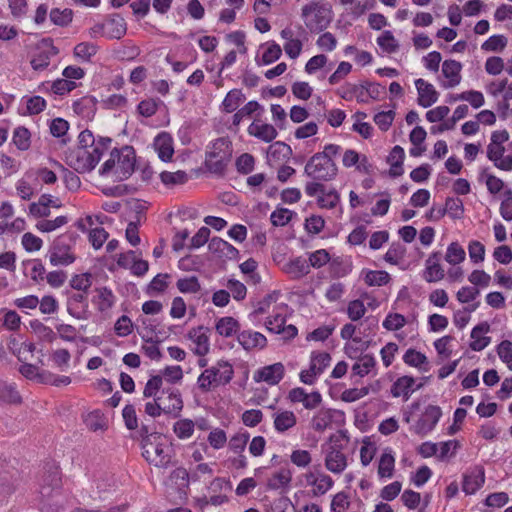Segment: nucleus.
Segmentation results:
<instances>
[{"label": "nucleus", "instance_id": "obj_4", "mask_svg": "<svg viewBox=\"0 0 512 512\" xmlns=\"http://www.w3.org/2000/svg\"><path fill=\"white\" fill-rule=\"evenodd\" d=\"M301 17L311 33H319L330 25L332 10L325 3L312 1L302 7Z\"/></svg>", "mask_w": 512, "mask_h": 512}, {"label": "nucleus", "instance_id": "obj_59", "mask_svg": "<svg viewBox=\"0 0 512 512\" xmlns=\"http://www.w3.org/2000/svg\"><path fill=\"white\" fill-rule=\"evenodd\" d=\"M68 223V217L61 215L54 220H41L36 224V228L43 233L52 232Z\"/></svg>", "mask_w": 512, "mask_h": 512}, {"label": "nucleus", "instance_id": "obj_33", "mask_svg": "<svg viewBox=\"0 0 512 512\" xmlns=\"http://www.w3.org/2000/svg\"><path fill=\"white\" fill-rule=\"evenodd\" d=\"M325 467L334 474L342 473L347 467V456L342 451H327Z\"/></svg>", "mask_w": 512, "mask_h": 512}, {"label": "nucleus", "instance_id": "obj_40", "mask_svg": "<svg viewBox=\"0 0 512 512\" xmlns=\"http://www.w3.org/2000/svg\"><path fill=\"white\" fill-rule=\"evenodd\" d=\"M361 276L368 286H384L391 280L390 274L384 270L363 269Z\"/></svg>", "mask_w": 512, "mask_h": 512}, {"label": "nucleus", "instance_id": "obj_46", "mask_svg": "<svg viewBox=\"0 0 512 512\" xmlns=\"http://www.w3.org/2000/svg\"><path fill=\"white\" fill-rule=\"evenodd\" d=\"M73 16V10L70 8H52L49 13V18L51 22L59 27L69 26L73 20Z\"/></svg>", "mask_w": 512, "mask_h": 512}, {"label": "nucleus", "instance_id": "obj_34", "mask_svg": "<svg viewBox=\"0 0 512 512\" xmlns=\"http://www.w3.org/2000/svg\"><path fill=\"white\" fill-rule=\"evenodd\" d=\"M216 332L225 338L232 337L240 332V323L234 317L225 316L217 319L215 324Z\"/></svg>", "mask_w": 512, "mask_h": 512}, {"label": "nucleus", "instance_id": "obj_28", "mask_svg": "<svg viewBox=\"0 0 512 512\" xmlns=\"http://www.w3.org/2000/svg\"><path fill=\"white\" fill-rule=\"evenodd\" d=\"M204 330L205 328L203 326H199L191 329L188 333L189 339L196 344L194 353L201 357L208 354L210 350L209 337Z\"/></svg>", "mask_w": 512, "mask_h": 512}, {"label": "nucleus", "instance_id": "obj_7", "mask_svg": "<svg viewBox=\"0 0 512 512\" xmlns=\"http://www.w3.org/2000/svg\"><path fill=\"white\" fill-rule=\"evenodd\" d=\"M113 155L117 157L116 177L119 180L128 179L135 170V149L132 146L125 145L120 149L114 148Z\"/></svg>", "mask_w": 512, "mask_h": 512}, {"label": "nucleus", "instance_id": "obj_38", "mask_svg": "<svg viewBox=\"0 0 512 512\" xmlns=\"http://www.w3.org/2000/svg\"><path fill=\"white\" fill-rule=\"evenodd\" d=\"M245 95L240 89L230 90L223 99L220 109L224 113H232L245 101Z\"/></svg>", "mask_w": 512, "mask_h": 512}, {"label": "nucleus", "instance_id": "obj_64", "mask_svg": "<svg viewBox=\"0 0 512 512\" xmlns=\"http://www.w3.org/2000/svg\"><path fill=\"white\" fill-rule=\"evenodd\" d=\"M176 286L181 293H198L201 285L196 276L180 278L177 280Z\"/></svg>", "mask_w": 512, "mask_h": 512}, {"label": "nucleus", "instance_id": "obj_9", "mask_svg": "<svg viewBox=\"0 0 512 512\" xmlns=\"http://www.w3.org/2000/svg\"><path fill=\"white\" fill-rule=\"evenodd\" d=\"M344 412L337 409L321 408L311 419V428L319 433L332 428V425L344 422Z\"/></svg>", "mask_w": 512, "mask_h": 512}, {"label": "nucleus", "instance_id": "obj_19", "mask_svg": "<svg viewBox=\"0 0 512 512\" xmlns=\"http://www.w3.org/2000/svg\"><path fill=\"white\" fill-rule=\"evenodd\" d=\"M490 331V325L484 321L473 327L470 337L469 347L471 350L479 352L484 350L491 342V337L485 336Z\"/></svg>", "mask_w": 512, "mask_h": 512}, {"label": "nucleus", "instance_id": "obj_1", "mask_svg": "<svg viewBox=\"0 0 512 512\" xmlns=\"http://www.w3.org/2000/svg\"><path fill=\"white\" fill-rule=\"evenodd\" d=\"M112 143L110 137H94L85 129L78 135V147L66 155V163L78 173L91 172Z\"/></svg>", "mask_w": 512, "mask_h": 512}, {"label": "nucleus", "instance_id": "obj_17", "mask_svg": "<svg viewBox=\"0 0 512 512\" xmlns=\"http://www.w3.org/2000/svg\"><path fill=\"white\" fill-rule=\"evenodd\" d=\"M485 483V472L482 467H476L463 475L462 491L466 495L475 494Z\"/></svg>", "mask_w": 512, "mask_h": 512}, {"label": "nucleus", "instance_id": "obj_10", "mask_svg": "<svg viewBox=\"0 0 512 512\" xmlns=\"http://www.w3.org/2000/svg\"><path fill=\"white\" fill-rule=\"evenodd\" d=\"M41 45L47 49H40L32 56L30 65L35 71H44L48 68L51 58L59 53V49L53 44L52 38H44Z\"/></svg>", "mask_w": 512, "mask_h": 512}, {"label": "nucleus", "instance_id": "obj_27", "mask_svg": "<svg viewBox=\"0 0 512 512\" xmlns=\"http://www.w3.org/2000/svg\"><path fill=\"white\" fill-rule=\"evenodd\" d=\"M208 248L211 253L230 260L236 259L239 255L238 249L219 237H213L208 244Z\"/></svg>", "mask_w": 512, "mask_h": 512}, {"label": "nucleus", "instance_id": "obj_45", "mask_svg": "<svg viewBox=\"0 0 512 512\" xmlns=\"http://www.w3.org/2000/svg\"><path fill=\"white\" fill-rule=\"evenodd\" d=\"M22 399L14 384L0 381V404H19Z\"/></svg>", "mask_w": 512, "mask_h": 512}, {"label": "nucleus", "instance_id": "obj_50", "mask_svg": "<svg viewBox=\"0 0 512 512\" xmlns=\"http://www.w3.org/2000/svg\"><path fill=\"white\" fill-rule=\"evenodd\" d=\"M30 138V131L24 126H19L13 132L12 141L19 150L26 151L31 144Z\"/></svg>", "mask_w": 512, "mask_h": 512}, {"label": "nucleus", "instance_id": "obj_22", "mask_svg": "<svg viewBox=\"0 0 512 512\" xmlns=\"http://www.w3.org/2000/svg\"><path fill=\"white\" fill-rule=\"evenodd\" d=\"M153 448V452L147 447L143 450V457L156 467H167L171 462V456L167 453L166 448L161 443L150 445Z\"/></svg>", "mask_w": 512, "mask_h": 512}, {"label": "nucleus", "instance_id": "obj_55", "mask_svg": "<svg viewBox=\"0 0 512 512\" xmlns=\"http://www.w3.org/2000/svg\"><path fill=\"white\" fill-rule=\"evenodd\" d=\"M23 264L31 267L29 273L31 280L36 283H41L45 280L47 275L46 269L40 259L27 260Z\"/></svg>", "mask_w": 512, "mask_h": 512}, {"label": "nucleus", "instance_id": "obj_35", "mask_svg": "<svg viewBox=\"0 0 512 512\" xmlns=\"http://www.w3.org/2000/svg\"><path fill=\"white\" fill-rule=\"evenodd\" d=\"M338 95L344 100H352L354 97L357 98L358 102L367 103V97H365L364 81L360 84L346 83L339 90Z\"/></svg>", "mask_w": 512, "mask_h": 512}, {"label": "nucleus", "instance_id": "obj_18", "mask_svg": "<svg viewBox=\"0 0 512 512\" xmlns=\"http://www.w3.org/2000/svg\"><path fill=\"white\" fill-rule=\"evenodd\" d=\"M158 157L163 162L171 161L174 154L173 138L168 132H160L153 141Z\"/></svg>", "mask_w": 512, "mask_h": 512}, {"label": "nucleus", "instance_id": "obj_3", "mask_svg": "<svg viewBox=\"0 0 512 512\" xmlns=\"http://www.w3.org/2000/svg\"><path fill=\"white\" fill-rule=\"evenodd\" d=\"M234 377V369L230 362L219 360L209 368H206L197 378L198 389L202 393H208L219 386H225Z\"/></svg>", "mask_w": 512, "mask_h": 512}, {"label": "nucleus", "instance_id": "obj_8", "mask_svg": "<svg viewBox=\"0 0 512 512\" xmlns=\"http://www.w3.org/2000/svg\"><path fill=\"white\" fill-rule=\"evenodd\" d=\"M44 469V474L39 482V493L43 499L51 497L54 493H59L62 487L59 467L54 463H48Z\"/></svg>", "mask_w": 512, "mask_h": 512}, {"label": "nucleus", "instance_id": "obj_61", "mask_svg": "<svg viewBox=\"0 0 512 512\" xmlns=\"http://www.w3.org/2000/svg\"><path fill=\"white\" fill-rule=\"evenodd\" d=\"M162 103L160 99L148 98L139 102L137 106L138 113L146 118L152 117Z\"/></svg>", "mask_w": 512, "mask_h": 512}, {"label": "nucleus", "instance_id": "obj_60", "mask_svg": "<svg viewBox=\"0 0 512 512\" xmlns=\"http://www.w3.org/2000/svg\"><path fill=\"white\" fill-rule=\"evenodd\" d=\"M377 44L387 53H395L399 48L397 40L389 30L384 31L382 35L377 38Z\"/></svg>", "mask_w": 512, "mask_h": 512}, {"label": "nucleus", "instance_id": "obj_37", "mask_svg": "<svg viewBox=\"0 0 512 512\" xmlns=\"http://www.w3.org/2000/svg\"><path fill=\"white\" fill-rule=\"evenodd\" d=\"M285 272L293 279H300L310 272V265L303 257H295L285 265Z\"/></svg>", "mask_w": 512, "mask_h": 512}, {"label": "nucleus", "instance_id": "obj_44", "mask_svg": "<svg viewBox=\"0 0 512 512\" xmlns=\"http://www.w3.org/2000/svg\"><path fill=\"white\" fill-rule=\"evenodd\" d=\"M97 52L98 46L92 42H80L73 49L74 57L87 63L92 61Z\"/></svg>", "mask_w": 512, "mask_h": 512}, {"label": "nucleus", "instance_id": "obj_15", "mask_svg": "<svg viewBox=\"0 0 512 512\" xmlns=\"http://www.w3.org/2000/svg\"><path fill=\"white\" fill-rule=\"evenodd\" d=\"M88 298L85 293H72L67 299V312L73 318L84 320L88 318Z\"/></svg>", "mask_w": 512, "mask_h": 512}, {"label": "nucleus", "instance_id": "obj_16", "mask_svg": "<svg viewBox=\"0 0 512 512\" xmlns=\"http://www.w3.org/2000/svg\"><path fill=\"white\" fill-rule=\"evenodd\" d=\"M415 86L418 92L417 103L423 108H428L437 102L439 93L434 86L422 78L415 80Z\"/></svg>", "mask_w": 512, "mask_h": 512}, {"label": "nucleus", "instance_id": "obj_23", "mask_svg": "<svg viewBox=\"0 0 512 512\" xmlns=\"http://www.w3.org/2000/svg\"><path fill=\"white\" fill-rule=\"evenodd\" d=\"M462 64L456 60H445L442 64V74L447 81L442 83L444 88H452L461 82Z\"/></svg>", "mask_w": 512, "mask_h": 512}, {"label": "nucleus", "instance_id": "obj_56", "mask_svg": "<svg viewBox=\"0 0 512 512\" xmlns=\"http://www.w3.org/2000/svg\"><path fill=\"white\" fill-rule=\"evenodd\" d=\"M349 435L347 430H338L335 434L329 437L330 447L329 451H342L346 449L349 443Z\"/></svg>", "mask_w": 512, "mask_h": 512}, {"label": "nucleus", "instance_id": "obj_42", "mask_svg": "<svg viewBox=\"0 0 512 512\" xmlns=\"http://www.w3.org/2000/svg\"><path fill=\"white\" fill-rule=\"evenodd\" d=\"M44 87L46 90H50L56 95H65L77 87V84L73 81L67 80L66 78H59L53 81L51 84L49 82H43L40 85Z\"/></svg>", "mask_w": 512, "mask_h": 512}, {"label": "nucleus", "instance_id": "obj_11", "mask_svg": "<svg viewBox=\"0 0 512 512\" xmlns=\"http://www.w3.org/2000/svg\"><path fill=\"white\" fill-rule=\"evenodd\" d=\"M442 416V410L439 406L428 405L421 417L414 426V432L417 435L425 436L430 433L437 425Z\"/></svg>", "mask_w": 512, "mask_h": 512}, {"label": "nucleus", "instance_id": "obj_43", "mask_svg": "<svg viewBox=\"0 0 512 512\" xmlns=\"http://www.w3.org/2000/svg\"><path fill=\"white\" fill-rule=\"evenodd\" d=\"M84 423L90 431L97 432L100 430H106L108 427V421L101 410H93L84 419Z\"/></svg>", "mask_w": 512, "mask_h": 512}, {"label": "nucleus", "instance_id": "obj_54", "mask_svg": "<svg viewBox=\"0 0 512 512\" xmlns=\"http://www.w3.org/2000/svg\"><path fill=\"white\" fill-rule=\"evenodd\" d=\"M466 253L458 242H452L448 245L445 254V260L452 265H457L465 260Z\"/></svg>", "mask_w": 512, "mask_h": 512}, {"label": "nucleus", "instance_id": "obj_2", "mask_svg": "<svg viewBox=\"0 0 512 512\" xmlns=\"http://www.w3.org/2000/svg\"><path fill=\"white\" fill-rule=\"evenodd\" d=\"M233 154V144L228 136L219 137L206 147L204 165L216 176H224Z\"/></svg>", "mask_w": 512, "mask_h": 512}, {"label": "nucleus", "instance_id": "obj_51", "mask_svg": "<svg viewBox=\"0 0 512 512\" xmlns=\"http://www.w3.org/2000/svg\"><path fill=\"white\" fill-rule=\"evenodd\" d=\"M395 458L391 453L384 452L379 460L378 475L380 478H391L393 476Z\"/></svg>", "mask_w": 512, "mask_h": 512}, {"label": "nucleus", "instance_id": "obj_6", "mask_svg": "<svg viewBox=\"0 0 512 512\" xmlns=\"http://www.w3.org/2000/svg\"><path fill=\"white\" fill-rule=\"evenodd\" d=\"M337 172L338 168L333 159L317 153L310 157L304 168V174L307 177L324 182L333 180Z\"/></svg>", "mask_w": 512, "mask_h": 512}, {"label": "nucleus", "instance_id": "obj_14", "mask_svg": "<svg viewBox=\"0 0 512 512\" xmlns=\"http://www.w3.org/2000/svg\"><path fill=\"white\" fill-rule=\"evenodd\" d=\"M506 149L504 145L488 144L486 150L487 158L493 162L494 166L502 171H512V156H504Z\"/></svg>", "mask_w": 512, "mask_h": 512}, {"label": "nucleus", "instance_id": "obj_58", "mask_svg": "<svg viewBox=\"0 0 512 512\" xmlns=\"http://www.w3.org/2000/svg\"><path fill=\"white\" fill-rule=\"evenodd\" d=\"M92 285V275L90 273H82V274H75L72 276L70 280V286L78 291H81L80 293H85L87 295L88 289Z\"/></svg>", "mask_w": 512, "mask_h": 512}, {"label": "nucleus", "instance_id": "obj_52", "mask_svg": "<svg viewBox=\"0 0 512 512\" xmlns=\"http://www.w3.org/2000/svg\"><path fill=\"white\" fill-rule=\"evenodd\" d=\"M261 109V105L255 101L247 102L242 108L237 109L232 117V125L237 127L244 117H250L257 110Z\"/></svg>", "mask_w": 512, "mask_h": 512}, {"label": "nucleus", "instance_id": "obj_62", "mask_svg": "<svg viewBox=\"0 0 512 512\" xmlns=\"http://www.w3.org/2000/svg\"><path fill=\"white\" fill-rule=\"evenodd\" d=\"M282 55V49L279 44L276 42H271L268 44L267 48L262 54L261 63L257 62L258 65H269L275 61H277Z\"/></svg>", "mask_w": 512, "mask_h": 512}, {"label": "nucleus", "instance_id": "obj_41", "mask_svg": "<svg viewBox=\"0 0 512 512\" xmlns=\"http://www.w3.org/2000/svg\"><path fill=\"white\" fill-rule=\"evenodd\" d=\"M278 297V291H272L271 293H268L263 299L257 302L254 310L251 313H249V320L252 323H256L258 316L267 313L272 303L276 302Z\"/></svg>", "mask_w": 512, "mask_h": 512}, {"label": "nucleus", "instance_id": "obj_39", "mask_svg": "<svg viewBox=\"0 0 512 512\" xmlns=\"http://www.w3.org/2000/svg\"><path fill=\"white\" fill-rule=\"evenodd\" d=\"M331 360V355L328 352L312 351L309 363L311 372H314L316 373L317 376H320L325 371V369L330 365Z\"/></svg>", "mask_w": 512, "mask_h": 512}, {"label": "nucleus", "instance_id": "obj_49", "mask_svg": "<svg viewBox=\"0 0 512 512\" xmlns=\"http://www.w3.org/2000/svg\"><path fill=\"white\" fill-rule=\"evenodd\" d=\"M195 430V424L191 419L185 418L176 421L173 425V432L179 439L190 438Z\"/></svg>", "mask_w": 512, "mask_h": 512}, {"label": "nucleus", "instance_id": "obj_13", "mask_svg": "<svg viewBox=\"0 0 512 512\" xmlns=\"http://www.w3.org/2000/svg\"><path fill=\"white\" fill-rule=\"evenodd\" d=\"M237 341L247 352L254 349L262 350L267 346V338L265 335L251 329L240 331L237 334Z\"/></svg>", "mask_w": 512, "mask_h": 512}, {"label": "nucleus", "instance_id": "obj_20", "mask_svg": "<svg viewBox=\"0 0 512 512\" xmlns=\"http://www.w3.org/2000/svg\"><path fill=\"white\" fill-rule=\"evenodd\" d=\"M98 100L95 96L86 95L73 102L74 112L83 119L92 121L96 115Z\"/></svg>", "mask_w": 512, "mask_h": 512}, {"label": "nucleus", "instance_id": "obj_57", "mask_svg": "<svg viewBox=\"0 0 512 512\" xmlns=\"http://www.w3.org/2000/svg\"><path fill=\"white\" fill-rule=\"evenodd\" d=\"M160 179L164 185L174 186L186 183L188 176L187 173L182 170L176 172L163 171L160 174Z\"/></svg>", "mask_w": 512, "mask_h": 512}, {"label": "nucleus", "instance_id": "obj_24", "mask_svg": "<svg viewBox=\"0 0 512 512\" xmlns=\"http://www.w3.org/2000/svg\"><path fill=\"white\" fill-rule=\"evenodd\" d=\"M464 211V204L460 198L447 197L445 201V206L437 210V215L435 216V219L440 220L446 214H448L449 217L452 218L453 220H458L463 218Z\"/></svg>", "mask_w": 512, "mask_h": 512}, {"label": "nucleus", "instance_id": "obj_25", "mask_svg": "<svg viewBox=\"0 0 512 512\" xmlns=\"http://www.w3.org/2000/svg\"><path fill=\"white\" fill-rule=\"evenodd\" d=\"M286 466L281 467L280 470L271 474L267 479L266 487L269 490L286 489L290 486L292 481V472L285 461Z\"/></svg>", "mask_w": 512, "mask_h": 512}, {"label": "nucleus", "instance_id": "obj_30", "mask_svg": "<svg viewBox=\"0 0 512 512\" xmlns=\"http://www.w3.org/2000/svg\"><path fill=\"white\" fill-rule=\"evenodd\" d=\"M97 295L93 298L92 302L97 310L101 313L110 310L116 302V296L108 287L96 288Z\"/></svg>", "mask_w": 512, "mask_h": 512}, {"label": "nucleus", "instance_id": "obj_48", "mask_svg": "<svg viewBox=\"0 0 512 512\" xmlns=\"http://www.w3.org/2000/svg\"><path fill=\"white\" fill-rule=\"evenodd\" d=\"M488 171H489L488 167L482 168L480 171L479 180L485 179L487 190L491 194H497L503 189L504 182L500 178L490 174Z\"/></svg>", "mask_w": 512, "mask_h": 512}, {"label": "nucleus", "instance_id": "obj_47", "mask_svg": "<svg viewBox=\"0 0 512 512\" xmlns=\"http://www.w3.org/2000/svg\"><path fill=\"white\" fill-rule=\"evenodd\" d=\"M267 155L273 160H285L292 155V149L288 144L277 141L269 146Z\"/></svg>", "mask_w": 512, "mask_h": 512}, {"label": "nucleus", "instance_id": "obj_29", "mask_svg": "<svg viewBox=\"0 0 512 512\" xmlns=\"http://www.w3.org/2000/svg\"><path fill=\"white\" fill-rule=\"evenodd\" d=\"M404 159H405L404 149L399 145H395L387 157V163L390 165L389 174L391 177L395 178V177H399V176L403 175Z\"/></svg>", "mask_w": 512, "mask_h": 512}, {"label": "nucleus", "instance_id": "obj_21", "mask_svg": "<svg viewBox=\"0 0 512 512\" xmlns=\"http://www.w3.org/2000/svg\"><path fill=\"white\" fill-rule=\"evenodd\" d=\"M422 387V384L415 386V379L412 376L404 375L399 377L391 386V394L393 397L402 396L404 400H408L411 394Z\"/></svg>", "mask_w": 512, "mask_h": 512}, {"label": "nucleus", "instance_id": "obj_53", "mask_svg": "<svg viewBox=\"0 0 512 512\" xmlns=\"http://www.w3.org/2000/svg\"><path fill=\"white\" fill-rule=\"evenodd\" d=\"M376 365L375 358L370 354H365L362 356L358 362H356L352 366V372L355 375H358L360 377H364L368 373H370L371 369L374 368Z\"/></svg>", "mask_w": 512, "mask_h": 512}, {"label": "nucleus", "instance_id": "obj_26", "mask_svg": "<svg viewBox=\"0 0 512 512\" xmlns=\"http://www.w3.org/2000/svg\"><path fill=\"white\" fill-rule=\"evenodd\" d=\"M127 31L125 19L120 14H112L105 21L107 39H121Z\"/></svg>", "mask_w": 512, "mask_h": 512}, {"label": "nucleus", "instance_id": "obj_31", "mask_svg": "<svg viewBox=\"0 0 512 512\" xmlns=\"http://www.w3.org/2000/svg\"><path fill=\"white\" fill-rule=\"evenodd\" d=\"M162 393L168 394L170 402L168 405L164 404V414L171 415L173 418L178 417L183 409V400L180 391L175 388H169L163 389Z\"/></svg>", "mask_w": 512, "mask_h": 512}, {"label": "nucleus", "instance_id": "obj_36", "mask_svg": "<svg viewBox=\"0 0 512 512\" xmlns=\"http://www.w3.org/2000/svg\"><path fill=\"white\" fill-rule=\"evenodd\" d=\"M274 428L278 433H285L293 428L297 423V417L294 412L284 410L273 415Z\"/></svg>", "mask_w": 512, "mask_h": 512}, {"label": "nucleus", "instance_id": "obj_5", "mask_svg": "<svg viewBox=\"0 0 512 512\" xmlns=\"http://www.w3.org/2000/svg\"><path fill=\"white\" fill-rule=\"evenodd\" d=\"M79 235L75 231H67L58 236L49 250V261L53 266H68L72 264L76 257L71 252Z\"/></svg>", "mask_w": 512, "mask_h": 512}, {"label": "nucleus", "instance_id": "obj_63", "mask_svg": "<svg viewBox=\"0 0 512 512\" xmlns=\"http://www.w3.org/2000/svg\"><path fill=\"white\" fill-rule=\"evenodd\" d=\"M407 324V320L404 315L400 313H388L384 319L382 325L388 331H397L403 328Z\"/></svg>", "mask_w": 512, "mask_h": 512}, {"label": "nucleus", "instance_id": "obj_12", "mask_svg": "<svg viewBox=\"0 0 512 512\" xmlns=\"http://www.w3.org/2000/svg\"><path fill=\"white\" fill-rule=\"evenodd\" d=\"M285 375V367L281 362L264 366L258 369L253 376L255 382H266L269 385H277Z\"/></svg>", "mask_w": 512, "mask_h": 512}, {"label": "nucleus", "instance_id": "obj_32", "mask_svg": "<svg viewBox=\"0 0 512 512\" xmlns=\"http://www.w3.org/2000/svg\"><path fill=\"white\" fill-rule=\"evenodd\" d=\"M249 135L254 136L264 142H272L278 135L276 128L271 124H259L252 122L248 129Z\"/></svg>", "mask_w": 512, "mask_h": 512}]
</instances>
